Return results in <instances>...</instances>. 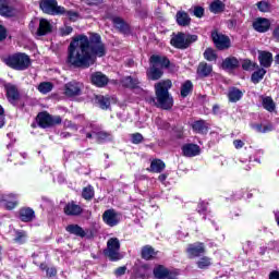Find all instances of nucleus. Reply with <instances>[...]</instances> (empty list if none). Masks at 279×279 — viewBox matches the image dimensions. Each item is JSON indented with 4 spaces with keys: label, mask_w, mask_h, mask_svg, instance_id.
<instances>
[{
    "label": "nucleus",
    "mask_w": 279,
    "mask_h": 279,
    "mask_svg": "<svg viewBox=\"0 0 279 279\" xmlns=\"http://www.w3.org/2000/svg\"><path fill=\"white\" fill-rule=\"evenodd\" d=\"M257 9L259 10V12H270L271 11V4H269V2L262 0L259 2L256 3Z\"/></svg>",
    "instance_id": "nucleus-42"
},
{
    "label": "nucleus",
    "mask_w": 279,
    "mask_h": 279,
    "mask_svg": "<svg viewBox=\"0 0 279 279\" xmlns=\"http://www.w3.org/2000/svg\"><path fill=\"white\" fill-rule=\"evenodd\" d=\"M102 221L110 228H114V226H119L121 222V214L114 209H107L102 214Z\"/></svg>",
    "instance_id": "nucleus-12"
},
{
    "label": "nucleus",
    "mask_w": 279,
    "mask_h": 279,
    "mask_svg": "<svg viewBox=\"0 0 279 279\" xmlns=\"http://www.w3.org/2000/svg\"><path fill=\"white\" fill-rule=\"evenodd\" d=\"M198 269H208L213 265V259L208 256L201 257L196 263Z\"/></svg>",
    "instance_id": "nucleus-37"
},
{
    "label": "nucleus",
    "mask_w": 279,
    "mask_h": 279,
    "mask_svg": "<svg viewBox=\"0 0 279 279\" xmlns=\"http://www.w3.org/2000/svg\"><path fill=\"white\" fill-rule=\"evenodd\" d=\"M106 56V46L101 43V36L93 34L90 38L86 35H77L72 38L68 48V64L80 69L93 66L97 58Z\"/></svg>",
    "instance_id": "nucleus-1"
},
{
    "label": "nucleus",
    "mask_w": 279,
    "mask_h": 279,
    "mask_svg": "<svg viewBox=\"0 0 279 279\" xmlns=\"http://www.w3.org/2000/svg\"><path fill=\"white\" fill-rule=\"evenodd\" d=\"M177 23L181 27H186L191 23V17L189 16V13L184 11H179L177 13Z\"/></svg>",
    "instance_id": "nucleus-26"
},
{
    "label": "nucleus",
    "mask_w": 279,
    "mask_h": 279,
    "mask_svg": "<svg viewBox=\"0 0 279 279\" xmlns=\"http://www.w3.org/2000/svg\"><path fill=\"white\" fill-rule=\"evenodd\" d=\"M7 34L5 28L3 26H0V40H5Z\"/></svg>",
    "instance_id": "nucleus-56"
},
{
    "label": "nucleus",
    "mask_w": 279,
    "mask_h": 279,
    "mask_svg": "<svg viewBox=\"0 0 279 279\" xmlns=\"http://www.w3.org/2000/svg\"><path fill=\"white\" fill-rule=\"evenodd\" d=\"M253 129L256 130V132H259L262 134H265L266 132H271V128L263 124H255L253 125Z\"/></svg>",
    "instance_id": "nucleus-47"
},
{
    "label": "nucleus",
    "mask_w": 279,
    "mask_h": 279,
    "mask_svg": "<svg viewBox=\"0 0 279 279\" xmlns=\"http://www.w3.org/2000/svg\"><path fill=\"white\" fill-rule=\"evenodd\" d=\"M38 90L43 95H47V93H51V90H53V84L50 82H43L38 85Z\"/></svg>",
    "instance_id": "nucleus-40"
},
{
    "label": "nucleus",
    "mask_w": 279,
    "mask_h": 279,
    "mask_svg": "<svg viewBox=\"0 0 279 279\" xmlns=\"http://www.w3.org/2000/svg\"><path fill=\"white\" fill-rule=\"evenodd\" d=\"M122 84H123V86H125L126 88H137L138 85L141 84V82H140L136 77L125 76V77L122 80Z\"/></svg>",
    "instance_id": "nucleus-31"
},
{
    "label": "nucleus",
    "mask_w": 279,
    "mask_h": 279,
    "mask_svg": "<svg viewBox=\"0 0 279 279\" xmlns=\"http://www.w3.org/2000/svg\"><path fill=\"white\" fill-rule=\"evenodd\" d=\"M51 32V23L47 21L46 19H41L39 21V27L37 29L38 36H46V34H49Z\"/></svg>",
    "instance_id": "nucleus-24"
},
{
    "label": "nucleus",
    "mask_w": 279,
    "mask_h": 279,
    "mask_svg": "<svg viewBox=\"0 0 279 279\" xmlns=\"http://www.w3.org/2000/svg\"><path fill=\"white\" fill-rule=\"evenodd\" d=\"M211 38L217 47V49H229L231 43L230 37L219 34L217 32L211 33Z\"/></svg>",
    "instance_id": "nucleus-13"
},
{
    "label": "nucleus",
    "mask_w": 279,
    "mask_h": 279,
    "mask_svg": "<svg viewBox=\"0 0 279 279\" xmlns=\"http://www.w3.org/2000/svg\"><path fill=\"white\" fill-rule=\"evenodd\" d=\"M112 22L117 29H120L123 34H128V32H130V26L123 21V19L113 17Z\"/></svg>",
    "instance_id": "nucleus-29"
},
{
    "label": "nucleus",
    "mask_w": 279,
    "mask_h": 279,
    "mask_svg": "<svg viewBox=\"0 0 279 279\" xmlns=\"http://www.w3.org/2000/svg\"><path fill=\"white\" fill-rule=\"evenodd\" d=\"M233 146L235 147V149H243V147L245 146V142L241 140H235L233 141Z\"/></svg>",
    "instance_id": "nucleus-54"
},
{
    "label": "nucleus",
    "mask_w": 279,
    "mask_h": 279,
    "mask_svg": "<svg viewBox=\"0 0 279 279\" xmlns=\"http://www.w3.org/2000/svg\"><path fill=\"white\" fill-rule=\"evenodd\" d=\"M275 60H276L277 64H279V53L276 56Z\"/></svg>",
    "instance_id": "nucleus-64"
},
{
    "label": "nucleus",
    "mask_w": 279,
    "mask_h": 279,
    "mask_svg": "<svg viewBox=\"0 0 279 279\" xmlns=\"http://www.w3.org/2000/svg\"><path fill=\"white\" fill-rule=\"evenodd\" d=\"M253 27L255 32H259V34H265V32H269L271 27V22L265 17H257L254 23Z\"/></svg>",
    "instance_id": "nucleus-15"
},
{
    "label": "nucleus",
    "mask_w": 279,
    "mask_h": 279,
    "mask_svg": "<svg viewBox=\"0 0 279 279\" xmlns=\"http://www.w3.org/2000/svg\"><path fill=\"white\" fill-rule=\"evenodd\" d=\"M274 37L279 40V26H277L274 31Z\"/></svg>",
    "instance_id": "nucleus-60"
},
{
    "label": "nucleus",
    "mask_w": 279,
    "mask_h": 279,
    "mask_svg": "<svg viewBox=\"0 0 279 279\" xmlns=\"http://www.w3.org/2000/svg\"><path fill=\"white\" fill-rule=\"evenodd\" d=\"M63 14H65V16H68V19H70V21H77V14L75 12H73V11H66L64 9V13Z\"/></svg>",
    "instance_id": "nucleus-51"
},
{
    "label": "nucleus",
    "mask_w": 279,
    "mask_h": 279,
    "mask_svg": "<svg viewBox=\"0 0 279 279\" xmlns=\"http://www.w3.org/2000/svg\"><path fill=\"white\" fill-rule=\"evenodd\" d=\"M165 180H167V174H160L159 175V181L165 182Z\"/></svg>",
    "instance_id": "nucleus-62"
},
{
    "label": "nucleus",
    "mask_w": 279,
    "mask_h": 279,
    "mask_svg": "<svg viewBox=\"0 0 279 279\" xmlns=\"http://www.w3.org/2000/svg\"><path fill=\"white\" fill-rule=\"evenodd\" d=\"M4 63L15 71H25L29 68V57L25 53H15L5 58Z\"/></svg>",
    "instance_id": "nucleus-4"
},
{
    "label": "nucleus",
    "mask_w": 279,
    "mask_h": 279,
    "mask_svg": "<svg viewBox=\"0 0 279 279\" xmlns=\"http://www.w3.org/2000/svg\"><path fill=\"white\" fill-rule=\"evenodd\" d=\"M243 98V92L241 89L231 87L228 92V99L231 104H236V101H241Z\"/></svg>",
    "instance_id": "nucleus-22"
},
{
    "label": "nucleus",
    "mask_w": 279,
    "mask_h": 279,
    "mask_svg": "<svg viewBox=\"0 0 279 279\" xmlns=\"http://www.w3.org/2000/svg\"><path fill=\"white\" fill-rule=\"evenodd\" d=\"M269 279H279V272L278 271L270 272Z\"/></svg>",
    "instance_id": "nucleus-59"
},
{
    "label": "nucleus",
    "mask_w": 279,
    "mask_h": 279,
    "mask_svg": "<svg viewBox=\"0 0 279 279\" xmlns=\"http://www.w3.org/2000/svg\"><path fill=\"white\" fill-rule=\"evenodd\" d=\"M202 149L196 144H185L182 146L183 156L186 158H193L195 156H199Z\"/></svg>",
    "instance_id": "nucleus-16"
},
{
    "label": "nucleus",
    "mask_w": 279,
    "mask_h": 279,
    "mask_svg": "<svg viewBox=\"0 0 279 279\" xmlns=\"http://www.w3.org/2000/svg\"><path fill=\"white\" fill-rule=\"evenodd\" d=\"M153 275L155 279H177L178 270L169 269L165 265H156Z\"/></svg>",
    "instance_id": "nucleus-8"
},
{
    "label": "nucleus",
    "mask_w": 279,
    "mask_h": 279,
    "mask_svg": "<svg viewBox=\"0 0 279 279\" xmlns=\"http://www.w3.org/2000/svg\"><path fill=\"white\" fill-rule=\"evenodd\" d=\"M125 267H119L118 269H116V276H123L125 274Z\"/></svg>",
    "instance_id": "nucleus-55"
},
{
    "label": "nucleus",
    "mask_w": 279,
    "mask_h": 279,
    "mask_svg": "<svg viewBox=\"0 0 279 279\" xmlns=\"http://www.w3.org/2000/svg\"><path fill=\"white\" fill-rule=\"evenodd\" d=\"M83 134H85L86 138H95L98 143H108L112 141V134L105 131H97L95 125L89 124L83 130Z\"/></svg>",
    "instance_id": "nucleus-5"
},
{
    "label": "nucleus",
    "mask_w": 279,
    "mask_h": 279,
    "mask_svg": "<svg viewBox=\"0 0 279 279\" xmlns=\"http://www.w3.org/2000/svg\"><path fill=\"white\" fill-rule=\"evenodd\" d=\"M84 199H93L95 197V191H93V186H87L83 190L82 193Z\"/></svg>",
    "instance_id": "nucleus-45"
},
{
    "label": "nucleus",
    "mask_w": 279,
    "mask_h": 279,
    "mask_svg": "<svg viewBox=\"0 0 279 279\" xmlns=\"http://www.w3.org/2000/svg\"><path fill=\"white\" fill-rule=\"evenodd\" d=\"M47 276H56V274H58V271L56 270V268H48L47 270Z\"/></svg>",
    "instance_id": "nucleus-57"
},
{
    "label": "nucleus",
    "mask_w": 279,
    "mask_h": 279,
    "mask_svg": "<svg viewBox=\"0 0 279 279\" xmlns=\"http://www.w3.org/2000/svg\"><path fill=\"white\" fill-rule=\"evenodd\" d=\"M150 64L151 66L147 71L148 80H160L162 77V69L169 66V59L154 54L150 57Z\"/></svg>",
    "instance_id": "nucleus-3"
},
{
    "label": "nucleus",
    "mask_w": 279,
    "mask_h": 279,
    "mask_svg": "<svg viewBox=\"0 0 279 279\" xmlns=\"http://www.w3.org/2000/svg\"><path fill=\"white\" fill-rule=\"evenodd\" d=\"M2 203L8 210H13V208H16L19 204V195L16 194H7L2 196Z\"/></svg>",
    "instance_id": "nucleus-19"
},
{
    "label": "nucleus",
    "mask_w": 279,
    "mask_h": 279,
    "mask_svg": "<svg viewBox=\"0 0 279 279\" xmlns=\"http://www.w3.org/2000/svg\"><path fill=\"white\" fill-rule=\"evenodd\" d=\"M192 128L194 132H197L198 134H206V132H208V125L203 120L194 122Z\"/></svg>",
    "instance_id": "nucleus-33"
},
{
    "label": "nucleus",
    "mask_w": 279,
    "mask_h": 279,
    "mask_svg": "<svg viewBox=\"0 0 279 279\" xmlns=\"http://www.w3.org/2000/svg\"><path fill=\"white\" fill-rule=\"evenodd\" d=\"M259 63L262 66H265L268 69V66H271V63L274 62V56L271 52L267 51H259Z\"/></svg>",
    "instance_id": "nucleus-21"
},
{
    "label": "nucleus",
    "mask_w": 279,
    "mask_h": 279,
    "mask_svg": "<svg viewBox=\"0 0 279 279\" xmlns=\"http://www.w3.org/2000/svg\"><path fill=\"white\" fill-rule=\"evenodd\" d=\"M263 108L267 110L268 112H274L276 110V102H274V99L271 97H263L262 99Z\"/></svg>",
    "instance_id": "nucleus-35"
},
{
    "label": "nucleus",
    "mask_w": 279,
    "mask_h": 279,
    "mask_svg": "<svg viewBox=\"0 0 279 279\" xmlns=\"http://www.w3.org/2000/svg\"><path fill=\"white\" fill-rule=\"evenodd\" d=\"M205 60H208L209 62H213L214 60H217V54L215 53V50L211 48H207L204 52Z\"/></svg>",
    "instance_id": "nucleus-44"
},
{
    "label": "nucleus",
    "mask_w": 279,
    "mask_h": 279,
    "mask_svg": "<svg viewBox=\"0 0 279 279\" xmlns=\"http://www.w3.org/2000/svg\"><path fill=\"white\" fill-rule=\"evenodd\" d=\"M193 90V83L191 81H186L181 87V96L189 97V93Z\"/></svg>",
    "instance_id": "nucleus-41"
},
{
    "label": "nucleus",
    "mask_w": 279,
    "mask_h": 279,
    "mask_svg": "<svg viewBox=\"0 0 279 279\" xmlns=\"http://www.w3.org/2000/svg\"><path fill=\"white\" fill-rule=\"evenodd\" d=\"M60 36H70V34H73V27L71 26H63L59 29Z\"/></svg>",
    "instance_id": "nucleus-48"
},
{
    "label": "nucleus",
    "mask_w": 279,
    "mask_h": 279,
    "mask_svg": "<svg viewBox=\"0 0 279 279\" xmlns=\"http://www.w3.org/2000/svg\"><path fill=\"white\" fill-rule=\"evenodd\" d=\"M95 104H97L101 110H108V108H110V98L104 96H95Z\"/></svg>",
    "instance_id": "nucleus-32"
},
{
    "label": "nucleus",
    "mask_w": 279,
    "mask_h": 279,
    "mask_svg": "<svg viewBox=\"0 0 279 279\" xmlns=\"http://www.w3.org/2000/svg\"><path fill=\"white\" fill-rule=\"evenodd\" d=\"M265 73H267L265 69H259L256 72H254L251 76L253 84H258V82H260V80L265 77Z\"/></svg>",
    "instance_id": "nucleus-39"
},
{
    "label": "nucleus",
    "mask_w": 279,
    "mask_h": 279,
    "mask_svg": "<svg viewBox=\"0 0 279 279\" xmlns=\"http://www.w3.org/2000/svg\"><path fill=\"white\" fill-rule=\"evenodd\" d=\"M84 90V83L72 81L64 85L65 97H80Z\"/></svg>",
    "instance_id": "nucleus-11"
},
{
    "label": "nucleus",
    "mask_w": 279,
    "mask_h": 279,
    "mask_svg": "<svg viewBox=\"0 0 279 279\" xmlns=\"http://www.w3.org/2000/svg\"><path fill=\"white\" fill-rule=\"evenodd\" d=\"M150 171H153V173H160L165 171V162L160 159L153 160L150 163Z\"/></svg>",
    "instance_id": "nucleus-34"
},
{
    "label": "nucleus",
    "mask_w": 279,
    "mask_h": 279,
    "mask_svg": "<svg viewBox=\"0 0 279 279\" xmlns=\"http://www.w3.org/2000/svg\"><path fill=\"white\" fill-rule=\"evenodd\" d=\"M207 210H208V203L201 202L197 206V213H199V215H206Z\"/></svg>",
    "instance_id": "nucleus-49"
},
{
    "label": "nucleus",
    "mask_w": 279,
    "mask_h": 279,
    "mask_svg": "<svg viewBox=\"0 0 279 279\" xmlns=\"http://www.w3.org/2000/svg\"><path fill=\"white\" fill-rule=\"evenodd\" d=\"M61 136H62V138H66V137L71 136V134L63 132V133H61Z\"/></svg>",
    "instance_id": "nucleus-63"
},
{
    "label": "nucleus",
    "mask_w": 279,
    "mask_h": 279,
    "mask_svg": "<svg viewBox=\"0 0 279 279\" xmlns=\"http://www.w3.org/2000/svg\"><path fill=\"white\" fill-rule=\"evenodd\" d=\"M92 84H94V86L102 88V86H106V84H108V76H106L101 72H96L92 74Z\"/></svg>",
    "instance_id": "nucleus-20"
},
{
    "label": "nucleus",
    "mask_w": 279,
    "mask_h": 279,
    "mask_svg": "<svg viewBox=\"0 0 279 279\" xmlns=\"http://www.w3.org/2000/svg\"><path fill=\"white\" fill-rule=\"evenodd\" d=\"M121 242H119V239L111 238L107 242V250L105 251V254L110 258V260H121Z\"/></svg>",
    "instance_id": "nucleus-7"
},
{
    "label": "nucleus",
    "mask_w": 279,
    "mask_h": 279,
    "mask_svg": "<svg viewBox=\"0 0 279 279\" xmlns=\"http://www.w3.org/2000/svg\"><path fill=\"white\" fill-rule=\"evenodd\" d=\"M37 123L39 128H51V125H58L62 123L60 116H51L47 112H41L37 116Z\"/></svg>",
    "instance_id": "nucleus-10"
},
{
    "label": "nucleus",
    "mask_w": 279,
    "mask_h": 279,
    "mask_svg": "<svg viewBox=\"0 0 279 279\" xmlns=\"http://www.w3.org/2000/svg\"><path fill=\"white\" fill-rule=\"evenodd\" d=\"M63 210L69 217H77L78 215H82V206L75 204V202L68 203Z\"/></svg>",
    "instance_id": "nucleus-18"
},
{
    "label": "nucleus",
    "mask_w": 279,
    "mask_h": 279,
    "mask_svg": "<svg viewBox=\"0 0 279 279\" xmlns=\"http://www.w3.org/2000/svg\"><path fill=\"white\" fill-rule=\"evenodd\" d=\"M205 252H206V247L202 242L189 244L186 248V253L190 258H197V256H202V254H204Z\"/></svg>",
    "instance_id": "nucleus-14"
},
{
    "label": "nucleus",
    "mask_w": 279,
    "mask_h": 279,
    "mask_svg": "<svg viewBox=\"0 0 279 279\" xmlns=\"http://www.w3.org/2000/svg\"><path fill=\"white\" fill-rule=\"evenodd\" d=\"M131 141L134 145H138V143H143V135L141 133H134L131 135Z\"/></svg>",
    "instance_id": "nucleus-50"
},
{
    "label": "nucleus",
    "mask_w": 279,
    "mask_h": 279,
    "mask_svg": "<svg viewBox=\"0 0 279 279\" xmlns=\"http://www.w3.org/2000/svg\"><path fill=\"white\" fill-rule=\"evenodd\" d=\"M156 254H158V252H156L154 247L149 245H146L142 248V257L144 260H151V258H156Z\"/></svg>",
    "instance_id": "nucleus-28"
},
{
    "label": "nucleus",
    "mask_w": 279,
    "mask_h": 279,
    "mask_svg": "<svg viewBox=\"0 0 279 279\" xmlns=\"http://www.w3.org/2000/svg\"><path fill=\"white\" fill-rule=\"evenodd\" d=\"M15 243H25L27 241V233L25 231H15Z\"/></svg>",
    "instance_id": "nucleus-43"
},
{
    "label": "nucleus",
    "mask_w": 279,
    "mask_h": 279,
    "mask_svg": "<svg viewBox=\"0 0 279 279\" xmlns=\"http://www.w3.org/2000/svg\"><path fill=\"white\" fill-rule=\"evenodd\" d=\"M0 14L1 16H14V14H16L10 0H0Z\"/></svg>",
    "instance_id": "nucleus-17"
},
{
    "label": "nucleus",
    "mask_w": 279,
    "mask_h": 279,
    "mask_svg": "<svg viewBox=\"0 0 279 279\" xmlns=\"http://www.w3.org/2000/svg\"><path fill=\"white\" fill-rule=\"evenodd\" d=\"M197 40V35H186L184 33H179L173 35L171 38L172 47L177 49H186L191 43H195Z\"/></svg>",
    "instance_id": "nucleus-6"
},
{
    "label": "nucleus",
    "mask_w": 279,
    "mask_h": 279,
    "mask_svg": "<svg viewBox=\"0 0 279 279\" xmlns=\"http://www.w3.org/2000/svg\"><path fill=\"white\" fill-rule=\"evenodd\" d=\"M210 73H213V65L204 62L199 63L197 68V75H199V77H208Z\"/></svg>",
    "instance_id": "nucleus-27"
},
{
    "label": "nucleus",
    "mask_w": 279,
    "mask_h": 279,
    "mask_svg": "<svg viewBox=\"0 0 279 279\" xmlns=\"http://www.w3.org/2000/svg\"><path fill=\"white\" fill-rule=\"evenodd\" d=\"M40 8L45 14H52L53 16L64 14V7L58 5L57 0H41Z\"/></svg>",
    "instance_id": "nucleus-9"
},
{
    "label": "nucleus",
    "mask_w": 279,
    "mask_h": 279,
    "mask_svg": "<svg viewBox=\"0 0 279 279\" xmlns=\"http://www.w3.org/2000/svg\"><path fill=\"white\" fill-rule=\"evenodd\" d=\"M66 232H70V234H75V236H86V232L84 231V229H82V227L77 225H69L66 227Z\"/></svg>",
    "instance_id": "nucleus-30"
},
{
    "label": "nucleus",
    "mask_w": 279,
    "mask_h": 279,
    "mask_svg": "<svg viewBox=\"0 0 279 279\" xmlns=\"http://www.w3.org/2000/svg\"><path fill=\"white\" fill-rule=\"evenodd\" d=\"M239 59L234 57L227 58L222 62V69L227 71H232V69H239Z\"/></svg>",
    "instance_id": "nucleus-25"
},
{
    "label": "nucleus",
    "mask_w": 279,
    "mask_h": 279,
    "mask_svg": "<svg viewBox=\"0 0 279 279\" xmlns=\"http://www.w3.org/2000/svg\"><path fill=\"white\" fill-rule=\"evenodd\" d=\"M3 125H5V111L0 106V128H3Z\"/></svg>",
    "instance_id": "nucleus-53"
},
{
    "label": "nucleus",
    "mask_w": 279,
    "mask_h": 279,
    "mask_svg": "<svg viewBox=\"0 0 279 279\" xmlns=\"http://www.w3.org/2000/svg\"><path fill=\"white\" fill-rule=\"evenodd\" d=\"M256 66V63L245 59L242 62V69H244V71H254V68Z\"/></svg>",
    "instance_id": "nucleus-46"
},
{
    "label": "nucleus",
    "mask_w": 279,
    "mask_h": 279,
    "mask_svg": "<svg viewBox=\"0 0 279 279\" xmlns=\"http://www.w3.org/2000/svg\"><path fill=\"white\" fill-rule=\"evenodd\" d=\"M213 112H214V114H219V106L218 105H215L213 107Z\"/></svg>",
    "instance_id": "nucleus-61"
},
{
    "label": "nucleus",
    "mask_w": 279,
    "mask_h": 279,
    "mask_svg": "<svg viewBox=\"0 0 279 279\" xmlns=\"http://www.w3.org/2000/svg\"><path fill=\"white\" fill-rule=\"evenodd\" d=\"M20 219L21 221H32L34 219V210L31 208H24L20 211Z\"/></svg>",
    "instance_id": "nucleus-36"
},
{
    "label": "nucleus",
    "mask_w": 279,
    "mask_h": 279,
    "mask_svg": "<svg viewBox=\"0 0 279 279\" xmlns=\"http://www.w3.org/2000/svg\"><path fill=\"white\" fill-rule=\"evenodd\" d=\"M88 5H97V3H101L102 0H85Z\"/></svg>",
    "instance_id": "nucleus-58"
},
{
    "label": "nucleus",
    "mask_w": 279,
    "mask_h": 279,
    "mask_svg": "<svg viewBox=\"0 0 279 279\" xmlns=\"http://www.w3.org/2000/svg\"><path fill=\"white\" fill-rule=\"evenodd\" d=\"M172 84L170 80L161 81L155 85L156 99H151L153 104H156L158 108L162 110H171L173 108V97L169 95V88Z\"/></svg>",
    "instance_id": "nucleus-2"
},
{
    "label": "nucleus",
    "mask_w": 279,
    "mask_h": 279,
    "mask_svg": "<svg viewBox=\"0 0 279 279\" xmlns=\"http://www.w3.org/2000/svg\"><path fill=\"white\" fill-rule=\"evenodd\" d=\"M7 96L11 104H14L16 99H19V89H16V86L12 84L5 85Z\"/></svg>",
    "instance_id": "nucleus-23"
},
{
    "label": "nucleus",
    "mask_w": 279,
    "mask_h": 279,
    "mask_svg": "<svg viewBox=\"0 0 279 279\" xmlns=\"http://www.w3.org/2000/svg\"><path fill=\"white\" fill-rule=\"evenodd\" d=\"M194 16H197V19H202V16H204V8L195 7L194 8Z\"/></svg>",
    "instance_id": "nucleus-52"
},
{
    "label": "nucleus",
    "mask_w": 279,
    "mask_h": 279,
    "mask_svg": "<svg viewBox=\"0 0 279 279\" xmlns=\"http://www.w3.org/2000/svg\"><path fill=\"white\" fill-rule=\"evenodd\" d=\"M226 5L223 4V2L216 0L210 4V12H213L214 14H219V12H223Z\"/></svg>",
    "instance_id": "nucleus-38"
}]
</instances>
